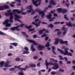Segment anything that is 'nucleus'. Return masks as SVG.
Returning <instances> with one entry per match:
<instances>
[{
  "label": "nucleus",
  "instance_id": "obj_10",
  "mask_svg": "<svg viewBox=\"0 0 75 75\" xmlns=\"http://www.w3.org/2000/svg\"><path fill=\"white\" fill-rule=\"evenodd\" d=\"M12 14L10 16V17H9V21L11 23H13V15L14 14V13H12Z\"/></svg>",
  "mask_w": 75,
  "mask_h": 75
},
{
  "label": "nucleus",
  "instance_id": "obj_36",
  "mask_svg": "<svg viewBox=\"0 0 75 75\" xmlns=\"http://www.w3.org/2000/svg\"><path fill=\"white\" fill-rule=\"evenodd\" d=\"M45 47H48L50 46V43L49 42H47V43L45 45Z\"/></svg>",
  "mask_w": 75,
  "mask_h": 75
},
{
  "label": "nucleus",
  "instance_id": "obj_21",
  "mask_svg": "<svg viewBox=\"0 0 75 75\" xmlns=\"http://www.w3.org/2000/svg\"><path fill=\"white\" fill-rule=\"evenodd\" d=\"M36 67V65L34 63H30L29 64V67L31 68H35Z\"/></svg>",
  "mask_w": 75,
  "mask_h": 75
},
{
  "label": "nucleus",
  "instance_id": "obj_41",
  "mask_svg": "<svg viewBox=\"0 0 75 75\" xmlns=\"http://www.w3.org/2000/svg\"><path fill=\"white\" fill-rule=\"evenodd\" d=\"M24 49L25 50V51H28V48L27 46H25L24 48Z\"/></svg>",
  "mask_w": 75,
  "mask_h": 75
},
{
  "label": "nucleus",
  "instance_id": "obj_60",
  "mask_svg": "<svg viewBox=\"0 0 75 75\" xmlns=\"http://www.w3.org/2000/svg\"><path fill=\"white\" fill-rule=\"evenodd\" d=\"M35 13V11H33L31 13V15H33V14H34Z\"/></svg>",
  "mask_w": 75,
  "mask_h": 75
},
{
  "label": "nucleus",
  "instance_id": "obj_32",
  "mask_svg": "<svg viewBox=\"0 0 75 75\" xmlns=\"http://www.w3.org/2000/svg\"><path fill=\"white\" fill-rule=\"evenodd\" d=\"M21 72H20L18 73V74L19 75H24V72H23V70H21Z\"/></svg>",
  "mask_w": 75,
  "mask_h": 75
},
{
  "label": "nucleus",
  "instance_id": "obj_5",
  "mask_svg": "<svg viewBox=\"0 0 75 75\" xmlns=\"http://www.w3.org/2000/svg\"><path fill=\"white\" fill-rule=\"evenodd\" d=\"M27 40L28 41V42H30V43H33L34 45H38V44L36 43V42H35V41H34V40L28 39H27Z\"/></svg>",
  "mask_w": 75,
  "mask_h": 75
},
{
  "label": "nucleus",
  "instance_id": "obj_1",
  "mask_svg": "<svg viewBox=\"0 0 75 75\" xmlns=\"http://www.w3.org/2000/svg\"><path fill=\"white\" fill-rule=\"evenodd\" d=\"M9 6L7 5H3L0 6V11H2L5 10V9H7L9 8Z\"/></svg>",
  "mask_w": 75,
  "mask_h": 75
},
{
  "label": "nucleus",
  "instance_id": "obj_50",
  "mask_svg": "<svg viewBox=\"0 0 75 75\" xmlns=\"http://www.w3.org/2000/svg\"><path fill=\"white\" fill-rule=\"evenodd\" d=\"M46 36V34H45V33H44L41 36V38H42V37H45Z\"/></svg>",
  "mask_w": 75,
  "mask_h": 75
},
{
  "label": "nucleus",
  "instance_id": "obj_53",
  "mask_svg": "<svg viewBox=\"0 0 75 75\" xmlns=\"http://www.w3.org/2000/svg\"><path fill=\"white\" fill-rule=\"evenodd\" d=\"M60 23V22L59 21L58 22H56L54 23V24H58Z\"/></svg>",
  "mask_w": 75,
  "mask_h": 75
},
{
  "label": "nucleus",
  "instance_id": "obj_19",
  "mask_svg": "<svg viewBox=\"0 0 75 75\" xmlns=\"http://www.w3.org/2000/svg\"><path fill=\"white\" fill-rule=\"evenodd\" d=\"M20 27V26L18 25L15 27H12L11 28V30H12V31H14V30H16V29Z\"/></svg>",
  "mask_w": 75,
  "mask_h": 75
},
{
  "label": "nucleus",
  "instance_id": "obj_8",
  "mask_svg": "<svg viewBox=\"0 0 75 75\" xmlns=\"http://www.w3.org/2000/svg\"><path fill=\"white\" fill-rule=\"evenodd\" d=\"M44 48H45V47H44V46L41 45H38V48L40 51H42Z\"/></svg>",
  "mask_w": 75,
  "mask_h": 75
},
{
  "label": "nucleus",
  "instance_id": "obj_45",
  "mask_svg": "<svg viewBox=\"0 0 75 75\" xmlns=\"http://www.w3.org/2000/svg\"><path fill=\"white\" fill-rule=\"evenodd\" d=\"M61 34V32L60 31H58L57 33V35H60Z\"/></svg>",
  "mask_w": 75,
  "mask_h": 75
},
{
  "label": "nucleus",
  "instance_id": "obj_46",
  "mask_svg": "<svg viewBox=\"0 0 75 75\" xmlns=\"http://www.w3.org/2000/svg\"><path fill=\"white\" fill-rule=\"evenodd\" d=\"M67 55L68 56H69H69H70V57H72V53H71V52H69L68 53V55Z\"/></svg>",
  "mask_w": 75,
  "mask_h": 75
},
{
  "label": "nucleus",
  "instance_id": "obj_42",
  "mask_svg": "<svg viewBox=\"0 0 75 75\" xmlns=\"http://www.w3.org/2000/svg\"><path fill=\"white\" fill-rule=\"evenodd\" d=\"M48 65H50V66H52V65H53L54 64L51 62H48Z\"/></svg>",
  "mask_w": 75,
  "mask_h": 75
},
{
  "label": "nucleus",
  "instance_id": "obj_58",
  "mask_svg": "<svg viewBox=\"0 0 75 75\" xmlns=\"http://www.w3.org/2000/svg\"><path fill=\"white\" fill-rule=\"evenodd\" d=\"M51 5H50H50H49L48 6V8L49 7V8H52V7H53V6H52Z\"/></svg>",
  "mask_w": 75,
  "mask_h": 75
},
{
  "label": "nucleus",
  "instance_id": "obj_57",
  "mask_svg": "<svg viewBox=\"0 0 75 75\" xmlns=\"http://www.w3.org/2000/svg\"><path fill=\"white\" fill-rule=\"evenodd\" d=\"M67 64H71V62L70 61H67Z\"/></svg>",
  "mask_w": 75,
  "mask_h": 75
},
{
  "label": "nucleus",
  "instance_id": "obj_25",
  "mask_svg": "<svg viewBox=\"0 0 75 75\" xmlns=\"http://www.w3.org/2000/svg\"><path fill=\"white\" fill-rule=\"evenodd\" d=\"M45 64L46 66L47 69H48V61L47 60H45Z\"/></svg>",
  "mask_w": 75,
  "mask_h": 75
},
{
  "label": "nucleus",
  "instance_id": "obj_22",
  "mask_svg": "<svg viewBox=\"0 0 75 75\" xmlns=\"http://www.w3.org/2000/svg\"><path fill=\"white\" fill-rule=\"evenodd\" d=\"M52 51L53 53L55 54V55H57V53L55 52V47L53 46L52 47Z\"/></svg>",
  "mask_w": 75,
  "mask_h": 75
},
{
  "label": "nucleus",
  "instance_id": "obj_39",
  "mask_svg": "<svg viewBox=\"0 0 75 75\" xmlns=\"http://www.w3.org/2000/svg\"><path fill=\"white\" fill-rule=\"evenodd\" d=\"M15 61L17 62L20 61V58H19V57H17L16 58Z\"/></svg>",
  "mask_w": 75,
  "mask_h": 75
},
{
  "label": "nucleus",
  "instance_id": "obj_37",
  "mask_svg": "<svg viewBox=\"0 0 75 75\" xmlns=\"http://www.w3.org/2000/svg\"><path fill=\"white\" fill-rule=\"evenodd\" d=\"M29 53H30V52L28 51H25L23 52L22 54H29Z\"/></svg>",
  "mask_w": 75,
  "mask_h": 75
},
{
  "label": "nucleus",
  "instance_id": "obj_33",
  "mask_svg": "<svg viewBox=\"0 0 75 75\" xmlns=\"http://www.w3.org/2000/svg\"><path fill=\"white\" fill-rule=\"evenodd\" d=\"M25 27L26 28H27V29H30L32 28V26L30 25L29 26H28L27 25H26Z\"/></svg>",
  "mask_w": 75,
  "mask_h": 75
},
{
  "label": "nucleus",
  "instance_id": "obj_16",
  "mask_svg": "<svg viewBox=\"0 0 75 75\" xmlns=\"http://www.w3.org/2000/svg\"><path fill=\"white\" fill-rule=\"evenodd\" d=\"M25 69L24 68H19V69H20L21 70H23V71H25V70H26L27 68H30L29 67H28V65H27L25 67Z\"/></svg>",
  "mask_w": 75,
  "mask_h": 75
},
{
  "label": "nucleus",
  "instance_id": "obj_43",
  "mask_svg": "<svg viewBox=\"0 0 75 75\" xmlns=\"http://www.w3.org/2000/svg\"><path fill=\"white\" fill-rule=\"evenodd\" d=\"M41 23V21H39L38 23L37 24V25L38 26L37 27H39V26H40V23Z\"/></svg>",
  "mask_w": 75,
  "mask_h": 75
},
{
  "label": "nucleus",
  "instance_id": "obj_56",
  "mask_svg": "<svg viewBox=\"0 0 75 75\" xmlns=\"http://www.w3.org/2000/svg\"><path fill=\"white\" fill-rule=\"evenodd\" d=\"M29 7H30L29 9H30V10H33V9L32 8V5H29Z\"/></svg>",
  "mask_w": 75,
  "mask_h": 75
},
{
  "label": "nucleus",
  "instance_id": "obj_26",
  "mask_svg": "<svg viewBox=\"0 0 75 75\" xmlns=\"http://www.w3.org/2000/svg\"><path fill=\"white\" fill-rule=\"evenodd\" d=\"M57 11H58V13H61L62 11V9L61 8H59L57 9Z\"/></svg>",
  "mask_w": 75,
  "mask_h": 75
},
{
  "label": "nucleus",
  "instance_id": "obj_6",
  "mask_svg": "<svg viewBox=\"0 0 75 75\" xmlns=\"http://www.w3.org/2000/svg\"><path fill=\"white\" fill-rule=\"evenodd\" d=\"M59 42L60 44H65L66 45H68V41H63V40L62 39H60L59 40Z\"/></svg>",
  "mask_w": 75,
  "mask_h": 75
},
{
  "label": "nucleus",
  "instance_id": "obj_44",
  "mask_svg": "<svg viewBox=\"0 0 75 75\" xmlns=\"http://www.w3.org/2000/svg\"><path fill=\"white\" fill-rule=\"evenodd\" d=\"M11 26V23H8L5 25V27H10Z\"/></svg>",
  "mask_w": 75,
  "mask_h": 75
},
{
  "label": "nucleus",
  "instance_id": "obj_12",
  "mask_svg": "<svg viewBox=\"0 0 75 75\" xmlns=\"http://www.w3.org/2000/svg\"><path fill=\"white\" fill-rule=\"evenodd\" d=\"M45 30V29L43 28L42 30H40L38 32V34L39 35H41L43 34V32Z\"/></svg>",
  "mask_w": 75,
  "mask_h": 75
},
{
  "label": "nucleus",
  "instance_id": "obj_38",
  "mask_svg": "<svg viewBox=\"0 0 75 75\" xmlns=\"http://www.w3.org/2000/svg\"><path fill=\"white\" fill-rule=\"evenodd\" d=\"M57 74V72L55 71H52L51 72V74L52 75H54L55 74Z\"/></svg>",
  "mask_w": 75,
  "mask_h": 75
},
{
  "label": "nucleus",
  "instance_id": "obj_17",
  "mask_svg": "<svg viewBox=\"0 0 75 75\" xmlns=\"http://www.w3.org/2000/svg\"><path fill=\"white\" fill-rule=\"evenodd\" d=\"M66 25L68 27H72V23H71V22L70 21L69 22H67L66 23Z\"/></svg>",
  "mask_w": 75,
  "mask_h": 75
},
{
  "label": "nucleus",
  "instance_id": "obj_29",
  "mask_svg": "<svg viewBox=\"0 0 75 75\" xmlns=\"http://www.w3.org/2000/svg\"><path fill=\"white\" fill-rule=\"evenodd\" d=\"M4 64V62H1L0 63V66L1 67H3V64Z\"/></svg>",
  "mask_w": 75,
  "mask_h": 75
},
{
  "label": "nucleus",
  "instance_id": "obj_2",
  "mask_svg": "<svg viewBox=\"0 0 75 75\" xmlns=\"http://www.w3.org/2000/svg\"><path fill=\"white\" fill-rule=\"evenodd\" d=\"M15 17V20H17V21H19L21 23H23V22L21 21V20L18 18H22V16H20L18 15L17 14H15L14 15Z\"/></svg>",
  "mask_w": 75,
  "mask_h": 75
},
{
  "label": "nucleus",
  "instance_id": "obj_27",
  "mask_svg": "<svg viewBox=\"0 0 75 75\" xmlns=\"http://www.w3.org/2000/svg\"><path fill=\"white\" fill-rule=\"evenodd\" d=\"M57 50L59 51L60 52V53L62 54H64V51L63 50H61V49L58 48L57 49Z\"/></svg>",
  "mask_w": 75,
  "mask_h": 75
},
{
  "label": "nucleus",
  "instance_id": "obj_52",
  "mask_svg": "<svg viewBox=\"0 0 75 75\" xmlns=\"http://www.w3.org/2000/svg\"><path fill=\"white\" fill-rule=\"evenodd\" d=\"M33 59H37L38 58V57L37 56H34L33 57Z\"/></svg>",
  "mask_w": 75,
  "mask_h": 75
},
{
  "label": "nucleus",
  "instance_id": "obj_9",
  "mask_svg": "<svg viewBox=\"0 0 75 75\" xmlns=\"http://www.w3.org/2000/svg\"><path fill=\"white\" fill-rule=\"evenodd\" d=\"M49 4L50 5H52L53 6H55L57 4V3L55 2L52 0H50L49 1Z\"/></svg>",
  "mask_w": 75,
  "mask_h": 75
},
{
  "label": "nucleus",
  "instance_id": "obj_4",
  "mask_svg": "<svg viewBox=\"0 0 75 75\" xmlns=\"http://www.w3.org/2000/svg\"><path fill=\"white\" fill-rule=\"evenodd\" d=\"M62 30L64 31L63 33V35L64 36L67 34V33L68 31V28H65V27H62Z\"/></svg>",
  "mask_w": 75,
  "mask_h": 75
},
{
  "label": "nucleus",
  "instance_id": "obj_11",
  "mask_svg": "<svg viewBox=\"0 0 75 75\" xmlns=\"http://www.w3.org/2000/svg\"><path fill=\"white\" fill-rule=\"evenodd\" d=\"M53 65L55 68L54 67H53L52 68L54 69H57L59 68V65H58V64L57 63H54Z\"/></svg>",
  "mask_w": 75,
  "mask_h": 75
},
{
  "label": "nucleus",
  "instance_id": "obj_7",
  "mask_svg": "<svg viewBox=\"0 0 75 75\" xmlns=\"http://www.w3.org/2000/svg\"><path fill=\"white\" fill-rule=\"evenodd\" d=\"M11 10H8L7 11L8 13L6 12L5 13V14L6 16L8 17L9 16H10L12 14V13L13 12H11Z\"/></svg>",
  "mask_w": 75,
  "mask_h": 75
},
{
  "label": "nucleus",
  "instance_id": "obj_15",
  "mask_svg": "<svg viewBox=\"0 0 75 75\" xmlns=\"http://www.w3.org/2000/svg\"><path fill=\"white\" fill-rule=\"evenodd\" d=\"M9 64V62H6L4 65V66L5 67H12V65H8Z\"/></svg>",
  "mask_w": 75,
  "mask_h": 75
},
{
  "label": "nucleus",
  "instance_id": "obj_48",
  "mask_svg": "<svg viewBox=\"0 0 75 75\" xmlns=\"http://www.w3.org/2000/svg\"><path fill=\"white\" fill-rule=\"evenodd\" d=\"M14 68L13 67L11 68H10L9 69V70L10 71H14Z\"/></svg>",
  "mask_w": 75,
  "mask_h": 75
},
{
  "label": "nucleus",
  "instance_id": "obj_30",
  "mask_svg": "<svg viewBox=\"0 0 75 75\" xmlns=\"http://www.w3.org/2000/svg\"><path fill=\"white\" fill-rule=\"evenodd\" d=\"M32 3H33V4L34 5H35L36 6V7H38V6H39V5H40V4H38V3L37 4V2L35 1L33 2H32Z\"/></svg>",
  "mask_w": 75,
  "mask_h": 75
},
{
  "label": "nucleus",
  "instance_id": "obj_18",
  "mask_svg": "<svg viewBox=\"0 0 75 75\" xmlns=\"http://www.w3.org/2000/svg\"><path fill=\"white\" fill-rule=\"evenodd\" d=\"M13 12H17L18 14H20L22 13V11L18 9H13Z\"/></svg>",
  "mask_w": 75,
  "mask_h": 75
},
{
  "label": "nucleus",
  "instance_id": "obj_13",
  "mask_svg": "<svg viewBox=\"0 0 75 75\" xmlns=\"http://www.w3.org/2000/svg\"><path fill=\"white\" fill-rule=\"evenodd\" d=\"M52 16V14L51 13H49L48 15H46V17L47 19H51L52 18L51 17Z\"/></svg>",
  "mask_w": 75,
  "mask_h": 75
},
{
  "label": "nucleus",
  "instance_id": "obj_28",
  "mask_svg": "<svg viewBox=\"0 0 75 75\" xmlns=\"http://www.w3.org/2000/svg\"><path fill=\"white\" fill-rule=\"evenodd\" d=\"M50 27L51 28H52L54 27V25H53L52 24V23H51L49 25H48L47 28H50Z\"/></svg>",
  "mask_w": 75,
  "mask_h": 75
},
{
  "label": "nucleus",
  "instance_id": "obj_59",
  "mask_svg": "<svg viewBox=\"0 0 75 75\" xmlns=\"http://www.w3.org/2000/svg\"><path fill=\"white\" fill-rule=\"evenodd\" d=\"M31 11H33V10H28L27 12V13H30L31 12Z\"/></svg>",
  "mask_w": 75,
  "mask_h": 75
},
{
  "label": "nucleus",
  "instance_id": "obj_62",
  "mask_svg": "<svg viewBox=\"0 0 75 75\" xmlns=\"http://www.w3.org/2000/svg\"><path fill=\"white\" fill-rule=\"evenodd\" d=\"M13 55V54L11 53H9L8 54V56L9 57V56H12Z\"/></svg>",
  "mask_w": 75,
  "mask_h": 75
},
{
  "label": "nucleus",
  "instance_id": "obj_55",
  "mask_svg": "<svg viewBox=\"0 0 75 75\" xmlns=\"http://www.w3.org/2000/svg\"><path fill=\"white\" fill-rule=\"evenodd\" d=\"M24 25H25V24L24 23H22L20 24V27H23Z\"/></svg>",
  "mask_w": 75,
  "mask_h": 75
},
{
  "label": "nucleus",
  "instance_id": "obj_31",
  "mask_svg": "<svg viewBox=\"0 0 75 75\" xmlns=\"http://www.w3.org/2000/svg\"><path fill=\"white\" fill-rule=\"evenodd\" d=\"M67 12V10L66 9H64L62 10V14H65Z\"/></svg>",
  "mask_w": 75,
  "mask_h": 75
},
{
  "label": "nucleus",
  "instance_id": "obj_14",
  "mask_svg": "<svg viewBox=\"0 0 75 75\" xmlns=\"http://www.w3.org/2000/svg\"><path fill=\"white\" fill-rule=\"evenodd\" d=\"M60 39L58 38H56L55 39V40L56 41L54 42V44L55 45H58V42L59 41Z\"/></svg>",
  "mask_w": 75,
  "mask_h": 75
},
{
  "label": "nucleus",
  "instance_id": "obj_3",
  "mask_svg": "<svg viewBox=\"0 0 75 75\" xmlns=\"http://www.w3.org/2000/svg\"><path fill=\"white\" fill-rule=\"evenodd\" d=\"M45 10H44L43 11H41V10L40 11H38V12L39 13V15H41V14H42L41 15V18H44V16L45 15V12L46 11Z\"/></svg>",
  "mask_w": 75,
  "mask_h": 75
},
{
  "label": "nucleus",
  "instance_id": "obj_40",
  "mask_svg": "<svg viewBox=\"0 0 75 75\" xmlns=\"http://www.w3.org/2000/svg\"><path fill=\"white\" fill-rule=\"evenodd\" d=\"M32 24L33 25H35L36 27H37V23H35L34 21L33 22Z\"/></svg>",
  "mask_w": 75,
  "mask_h": 75
},
{
  "label": "nucleus",
  "instance_id": "obj_64",
  "mask_svg": "<svg viewBox=\"0 0 75 75\" xmlns=\"http://www.w3.org/2000/svg\"><path fill=\"white\" fill-rule=\"evenodd\" d=\"M21 33L23 35H25L26 34V33L25 32H22Z\"/></svg>",
  "mask_w": 75,
  "mask_h": 75
},
{
  "label": "nucleus",
  "instance_id": "obj_35",
  "mask_svg": "<svg viewBox=\"0 0 75 75\" xmlns=\"http://www.w3.org/2000/svg\"><path fill=\"white\" fill-rule=\"evenodd\" d=\"M58 57H59V60H64V58H63L62 57L61 55H59L58 56Z\"/></svg>",
  "mask_w": 75,
  "mask_h": 75
},
{
  "label": "nucleus",
  "instance_id": "obj_63",
  "mask_svg": "<svg viewBox=\"0 0 75 75\" xmlns=\"http://www.w3.org/2000/svg\"><path fill=\"white\" fill-rule=\"evenodd\" d=\"M34 29L33 28L31 29H29L28 30L29 31H34Z\"/></svg>",
  "mask_w": 75,
  "mask_h": 75
},
{
  "label": "nucleus",
  "instance_id": "obj_34",
  "mask_svg": "<svg viewBox=\"0 0 75 75\" xmlns=\"http://www.w3.org/2000/svg\"><path fill=\"white\" fill-rule=\"evenodd\" d=\"M64 55H68V53H69V52L67 50H65L64 51Z\"/></svg>",
  "mask_w": 75,
  "mask_h": 75
},
{
  "label": "nucleus",
  "instance_id": "obj_54",
  "mask_svg": "<svg viewBox=\"0 0 75 75\" xmlns=\"http://www.w3.org/2000/svg\"><path fill=\"white\" fill-rule=\"evenodd\" d=\"M33 38H37V35H34L33 36Z\"/></svg>",
  "mask_w": 75,
  "mask_h": 75
},
{
  "label": "nucleus",
  "instance_id": "obj_49",
  "mask_svg": "<svg viewBox=\"0 0 75 75\" xmlns=\"http://www.w3.org/2000/svg\"><path fill=\"white\" fill-rule=\"evenodd\" d=\"M0 35H5V33L1 31H0Z\"/></svg>",
  "mask_w": 75,
  "mask_h": 75
},
{
  "label": "nucleus",
  "instance_id": "obj_24",
  "mask_svg": "<svg viewBox=\"0 0 75 75\" xmlns=\"http://www.w3.org/2000/svg\"><path fill=\"white\" fill-rule=\"evenodd\" d=\"M10 44L12 45H13L14 47H17V45H18V43L16 42L11 43H10Z\"/></svg>",
  "mask_w": 75,
  "mask_h": 75
},
{
  "label": "nucleus",
  "instance_id": "obj_61",
  "mask_svg": "<svg viewBox=\"0 0 75 75\" xmlns=\"http://www.w3.org/2000/svg\"><path fill=\"white\" fill-rule=\"evenodd\" d=\"M41 24H46V25H47V23L45 22H42L41 23Z\"/></svg>",
  "mask_w": 75,
  "mask_h": 75
},
{
  "label": "nucleus",
  "instance_id": "obj_47",
  "mask_svg": "<svg viewBox=\"0 0 75 75\" xmlns=\"http://www.w3.org/2000/svg\"><path fill=\"white\" fill-rule=\"evenodd\" d=\"M59 72H64V70L62 69L61 68H60L59 70Z\"/></svg>",
  "mask_w": 75,
  "mask_h": 75
},
{
  "label": "nucleus",
  "instance_id": "obj_20",
  "mask_svg": "<svg viewBox=\"0 0 75 75\" xmlns=\"http://www.w3.org/2000/svg\"><path fill=\"white\" fill-rule=\"evenodd\" d=\"M31 50L32 52H34L35 51V49L34 48V45L33 44H32L31 45Z\"/></svg>",
  "mask_w": 75,
  "mask_h": 75
},
{
  "label": "nucleus",
  "instance_id": "obj_51",
  "mask_svg": "<svg viewBox=\"0 0 75 75\" xmlns=\"http://www.w3.org/2000/svg\"><path fill=\"white\" fill-rule=\"evenodd\" d=\"M38 20H39V19L38 18L35 19V23H37V22H38Z\"/></svg>",
  "mask_w": 75,
  "mask_h": 75
},
{
  "label": "nucleus",
  "instance_id": "obj_23",
  "mask_svg": "<svg viewBox=\"0 0 75 75\" xmlns=\"http://www.w3.org/2000/svg\"><path fill=\"white\" fill-rule=\"evenodd\" d=\"M9 21V19H7L3 23V24L4 25L6 24H6H8V23Z\"/></svg>",
  "mask_w": 75,
  "mask_h": 75
}]
</instances>
